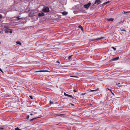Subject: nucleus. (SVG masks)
Returning a JSON list of instances; mask_svg holds the SVG:
<instances>
[{"label": "nucleus", "mask_w": 130, "mask_h": 130, "mask_svg": "<svg viewBox=\"0 0 130 130\" xmlns=\"http://www.w3.org/2000/svg\"><path fill=\"white\" fill-rule=\"evenodd\" d=\"M42 11L45 13H47L50 11V10L49 7L43 5Z\"/></svg>", "instance_id": "f257e3e1"}, {"label": "nucleus", "mask_w": 130, "mask_h": 130, "mask_svg": "<svg viewBox=\"0 0 130 130\" xmlns=\"http://www.w3.org/2000/svg\"><path fill=\"white\" fill-rule=\"evenodd\" d=\"M64 95L65 96H67L71 98V99H70L71 100H73L74 99V98L73 97L72 95L67 94L65 92L64 93Z\"/></svg>", "instance_id": "f03ea898"}, {"label": "nucleus", "mask_w": 130, "mask_h": 130, "mask_svg": "<svg viewBox=\"0 0 130 130\" xmlns=\"http://www.w3.org/2000/svg\"><path fill=\"white\" fill-rule=\"evenodd\" d=\"M104 39V38L103 37L99 38L96 39H91V41H93L94 40L99 41L101 40Z\"/></svg>", "instance_id": "7ed1b4c3"}, {"label": "nucleus", "mask_w": 130, "mask_h": 130, "mask_svg": "<svg viewBox=\"0 0 130 130\" xmlns=\"http://www.w3.org/2000/svg\"><path fill=\"white\" fill-rule=\"evenodd\" d=\"M91 4V3L89 2L87 4L84 5L83 6V7L85 8L88 9L90 5Z\"/></svg>", "instance_id": "20e7f679"}, {"label": "nucleus", "mask_w": 130, "mask_h": 130, "mask_svg": "<svg viewBox=\"0 0 130 130\" xmlns=\"http://www.w3.org/2000/svg\"><path fill=\"white\" fill-rule=\"evenodd\" d=\"M45 15V13L44 12L42 11L40 13L38 14V16L39 17H42Z\"/></svg>", "instance_id": "39448f33"}, {"label": "nucleus", "mask_w": 130, "mask_h": 130, "mask_svg": "<svg viewBox=\"0 0 130 130\" xmlns=\"http://www.w3.org/2000/svg\"><path fill=\"white\" fill-rule=\"evenodd\" d=\"M119 58V57H118L116 58H112L111 60L112 61H116L118 60Z\"/></svg>", "instance_id": "423d86ee"}, {"label": "nucleus", "mask_w": 130, "mask_h": 130, "mask_svg": "<svg viewBox=\"0 0 130 130\" xmlns=\"http://www.w3.org/2000/svg\"><path fill=\"white\" fill-rule=\"evenodd\" d=\"M101 3V1L100 0H96L95 3H94V4L97 3L98 4H100Z\"/></svg>", "instance_id": "0eeeda50"}, {"label": "nucleus", "mask_w": 130, "mask_h": 130, "mask_svg": "<svg viewBox=\"0 0 130 130\" xmlns=\"http://www.w3.org/2000/svg\"><path fill=\"white\" fill-rule=\"evenodd\" d=\"M58 116L61 117H65V115L63 114H58Z\"/></svg>", "instance_id": "6e6552de"}, {"label": "nucleus", "mask_w": 130, "mask_h": 130, "mask_svg": "<svg viewBox=\"0 0 130 130\" xmlns=\"http://www.w3.org/2000/svg\"><path fill=\"white\" fill-rule=\"evenodd\" d=\"M19 17L20 16H18L16 17V18L17 19V20H22L23 19V18H20Z\"/></svg>", "instance_id": "1a4fd4ad"}, {"label": "nucleus", "mask_w": 130, "mask_h": 130, "mask_svg": "<svg viewBox=\"0 0 130 130\" xmlns=\"http://www.w3.org/2000/svg\"><path fill=\"white\" fill-rule=\"evenodd\" d=\"M99 90V89L98 88L97 89H95V90H90V92H94V91H98Z\"/></svg>", "instance_id": "9d476101"}, {"label": "nucleus", "mask_w": 130, "mask_h": 130, "mask_svg": "<svg viewBox=\"0 0 130 130\" xmlns=\"http://www.w3.org/2000/svg\"><path fill=\"white\" fill-rule=\"evenodd\" d=\"M49 71L47 70H40L38 71H37L36 72H48Z\"/></svg>", "instance_id": "9b49d317"}, {"label": "nucleus", "mask_w": 130, "mask_h": 130, "mask_svg": "<svg viewBox=\"0 0 130 130\" xmlns=\"http://www.w3.org/2000/svg\"><path fill=\"white\" fill-rule=\"evenodd\" d=\"M35 14L34 13H32V12H30L29 15L30 17H32Z\"/></svg>", "instance_id": "f8f14e48"}, {"label": "nucleus", "mask_w": 130, "mask_h": 130, "mask_svg": "<svg viewBox=\"0 0 130 130\" xmlns=\"http://www.w3.org/2000/svg\"><path fill=\"white\" fill-rule=\"evenodd\" d=\"M4 28H5L8 29L9 30H10V27L8 26H5L4 27Z\"/></svg>", "instance_id": "ddd939ff"}, {"label": "nucleus", "mask_w": 130, "mask_h": 130, "mask_svg": "<svg viewBox=\"0 0 130 130\" xmlns=\"http://www.w3.org/2000/svg\"><path fill=\"white\" fill-rule=\"evenodd\" d=\"M68 14L67 12L66 11H64L62 13V14L63 15H66Z\"/></svg>", "instance_id": "4468645a"}, {"label": "nucleus", "mask_w": 130, "mask_h": 130, "mask_svg": "<svg viewBox=\"0 0 130 130\" xmlns=\"http://www.w3.org/2000/svg\"><path fill=\"white\" fill-rule=\"evenodd\" d=\"M113 19L112 18L107 19V20L108 21H112L113 20Z\"/></svg>", "instance_id": "2eb2a0df"}, {"label": "nucleus", "mask_w": 130, "mask_h": 130, "mask_svg": "<svg viewBox=\"0 0 130 130\" xmlns=\"http://www.w3.org/2000/svg\"><path fill=\"white\" fill-rule=\"evenodd\" d=\"M78 27L82 31H83V28L82 26L81 25H79L78 26Z\"/></svg>", "instance_id": "dca6fc26"}, {"label": "nucleus", "mask_w": 130, "mask_h": 130, "mask_svg": "<svg viewBox=\"0 0 130 130\" xmlns=\"http://www.w3.org/2000/svg\"><path fill=\"white\" fill-rule=\"evenodd\" d=\"M17 44H19V45H21L22 44L21 43V42L18 41H17L16 42Z\"/></svg>", "instance_id": "f3484780"}, {"label": "nucleus", "mask_w": 130, "mask_h": 130, "mask_svg": "<svg viewBox=\"0 0 130 130\" xmlns=\"http://www.w3.org/2000/svg\"><path fill=\"white\" fill-rule=\"evenodd\" d=\"M72 56H73V55H72L69 56L68 58V59L69 60L71 59L72 58Z\"/></svg>", "instance_id": "a211bd4d"}, {"label": "nucleus", "mask_w": 130, "mask_h": 130, "mask_svg": "<svg viewBox=\"0 0 130 130\" xmlns=\"http://www.w3.org/2000/svg\"><path fill=\"white\" fill-rule=\"evenodd\" d=\"M4 31H5V33H7L8 32H9V31H8L7 29H5L4 30Z\"/></svg>", "instance_id": "6ab92c4d"}, {"label": "nucleus", "mask_w": 130, "mask_h": 130, "mask_svg": "<svg viewBox=\"0 0 130 130\" xmlns=\"http://www.w3.org/2000/svg\"><path fill=\"white\" fill-rule=\"evenodd\" d=\"M14 130H22L21 129H20L18 127H17L15 128Z\"/></svg>", "instance_id": "aec40b11"}, {"label": "nucleus", "mask_w": 130, "mask_h": 130, "mask_svg": "<svg viewBox=\"0 0 130 130\" xmlns=\"http://www.w3.org/2000/svg\"><path fill=\"white\" fill-rule=\"evenodd\" d=\"M3 18V16L2 14H0V19H2Z\"/></svg>", "instance_id": "412c9836"}, {"label": "nucleus", "mask_w": 130, "mask_h": 130, "mask_svg": "<svg viewBox=\"0 0 130 130\" xmlns=\"http://www.w3.org/2000/svg\"><path fill=\"white\" fill-rule=\"evenodd\" d=\"M111 48L113 49L114 50V51H116V49L115 48L113 47H111Z\"/></svg>", "instance_id": "4be33fe9"}, {"label": "nucleus", "mask_w": 130, "mask_h": 130, "mask_svg": "<svg viewBox=\"0 0 130 130\" xmlns=\"http://www.w3.org/2000/svg\"><path fill=\"white\" fill-rule=\"evenodd\" d=\"M110 2V1H107L105 3H104V4L105 5L106 4H108Z\"/></svg>", "instance_id": "5701e85b"}, {"label": "nucleus", "mask_w": 130, "mask_h": 130, "mask_svg": "<svg viewBox=\"0 0 130 130\" xmlns=\"http://www.w3.org/2000/svg\"><path fill=\"white\" fill-rule=\"evenodd\" d=\"M123 12H124V14L127 13H129V12H130V11H124Z\"/></svg>", "instance_id": "b1692460"}, {"label": "nucleus", "mask_w": 130, "mask_h": 130, "mask_svg": "<svg viewBox=\"0 0 130 130\" xmlns=\"http://www.w3.org/2000/svg\"><path fill=\"white\" fill-rule=\"evenodd\" d=\"M29 97L31 99H33V97L31 95H29Z\"/></svg>", "instance_id": "393cba45"}, {"label": "nucleus", "mask_w": 130, "mask_h": 130, "mask_svg": "<svg viewBox=\"0 0 130 130\" xmlns=\"http://www.w3.org/2000/svg\"><path fill=\"white\" fill-rule=\"evenodd\" d=\"M29 118V115H28L27 116V117H26V118L27 119H28Z\"/></svg>", "instance_id": "a878e982"}, {"label": "nucleus", "mask_w": 130, "mask_h": 130, "mask_svg": "<svg viewBox=\"0 0 130 130\" xmlns=\"http://www.w3.org/2000/svg\"><path fill=\"white\" fill-rule=\"evenodd\" d=\"M36 118H35L36 119ZM35 119V118H33V119H30V121H33Z\"/></svg>", "instance_id": "bb28decb"}, {"label": "nucleus", "mask_w": 130, "mask_h": 130, "mask_svg": "<svg viewBox=\"0 0 130 130\" xmlns=\"http://www.w3.org/2000/svg\"><path fill=\"white\" fill-rule=\"evenodd\" d=\"M12 32V30H11L10 29V31H9V32L10 33H11Z\"/></svg>", "instance_id": "cd10ccee"}, {"label": "nucleus", "mask_w": 130, "mask_h": 130, "mask_svg": "<svg viewBox=\"0 0 130 130\" xmlns=\"http://www.w3.org/2000/svg\"><path fill=\"white\" fill-rule=\"evenodd\" d=\"M72 77H75L76 78H79L77 76H72Z\"/></svg>", "instance_id": "c85d7f7f"}, {"label": "nucleus", "mask_w": 130, "mask_h": 130, "mask_svg": "<svg viewBox=\"0 0 130 130\" xmlns=\"http://www.w3.org/2000/svg\"><path fill=\"white\" fill-rule=\"evenodd\" d=\"M86 94V93H82L81 94L82 95H85Z\"/></svg>", "instance_id": "c756f323"}, {"label": "nucleus", "mask_w": 130, "mask_h": 130, "mask_svg": "<svg viewBox=\"0 0 130 130\" xmlns=\"http://www.w3.org/2000/svg\"><path fill=\"white\" fill-rule=\"evenodd\" d=\"M73 12H74V14H76V13H77V12H76V11H74Z\"/></svg>", "instance_id": "7c9ffc66"}, {"label": "nucleus", "mask_w": 130, "mask_h": 130, "mask_svg": "<svg viewBox=\"0 0 130 130\" xmlns=\"http://www.w3.org/2000/svg\"><path fill=\"white\" fill-rule=\"evenodd\" d=\"M4 129V128L2 127H0V130H3Z\"/></svg>", "instance_id": "2f4dec72"}, {"label": "nucleus", "mask_w": 130, "mask_h": 130, "mask_svg": "<svg viewBox=\"0 0 130 130\" xmlns=\"http://www.w3.org/2000/svg\"><path fill=\"white\" fill-rule=\"evenodd\" d=\"M111 93H112V94H113V95H115V94H114V93H113V92H112V91H111Z\"/></svg>", "instance_id": "473e14b6"}, {"label": "nucleus", "mask_w": 130, "mask_h": 130, "mask_svg": "<svg viewBox=\"0 0 130 130\" xmlns=\"http://www.w3.org/2000/svg\"><path fill=\"white\" fill-rule=\"evenodd\" d=\"M122 22H123L121 21H120V22H119V23L120 24H121V23H122Z\"/></svg>", "instance_id": "72a5a7b5"}, {"label": "nucleus", "mask_w": 130, "mask_h": 130, "mask_svg": "<svg viewBox=\"0 0 130 130\" xmlns=\"http://www.w3.org/2000/svg\"><path fill=\"white\" fill-rule=\"evenodd\" d=\"M57 63H60V62H59V61H58H58H57Z\"/></svg>", "instance_id": "f704fd0d"}, {"label": "nucleus", "mask_w": 130, "mask_h": 130, "mask_svg": "<svg viewBox=\"0 0 130 130\" xmlns=\"http://www.w3.org/2000/svg\"><path fill=\"white\" fill-rule=\"evenodd\" d=\"M50 103H51V104H52V103H53V102H52L51 101L50 102Z\"/></svg>", "instance_id": "c9c22d12"}, {"label": "nucleus", "mask_w": 130, "mask_h": 130, "mask_svg": "<svg viewBox=\"0 0 130 130\" xmlns=\"http://www.w3.org/2000/svg\"><path fill=\"white\" fill-rule=\"evenodd\" d=\"M108 89L109 90H110V91L111 92V91H112V90H111V89Z\"/></svg>", "instance_id": "e433bc0d"}, {"label": "nucleus", "mask_w": 130, "mask_h": 130, "mask_svg": "<svg viewBox=\"0 0 130 130\" xmlns=\"http://www.w3.org/2000/svg\"><path fill=\"white\" fill-rule=\"evenodd\" d=\"M30 115H32V113H30Z\"/></svg>", "instance_id": "4c0bfd02"}, {"label": "nucleus", "mask_w": 130, "mask_h": 130, "mask_svg": "<svg viewBox=\"0 0 130 130\" xmlns=\"http://www.w3.org/2000/svg\"><path fill=\"white\" fill-rule=\"evenodd\" d=\"M74 91L75 92H76V90H74Z\"/></svg>", "instance_id": "58836bf2"}, {"label": "nucleus", "mask_w": 130, "mask_h": 130, "mask_svg": "<svg viewBox=\"0 0 130 130\" xmlns=\"http://www.w3.org/2000/svg\"><path fill=\"white\" fill-rule=\"evenodd\" d=\"M69 66H67V67H69Z\"/></svg>", "instance_id": "ea45409f"}, {"label": "nucleus", "mask_w": 130, "mask_h": 130, "mask_svg": "<svg viewBox=\"0 0 130 130\" xmlns=\"http://www.w3.org/2000/svg\"><path fill=\"white\" fill-rule=\"evenodd\" d=\"M40 117H38V118H40Z\"/></svg>", "instance_id": "a19ab883"}]
</instances>
